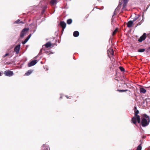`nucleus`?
I'll list each match as a JSON object with an SVG mask.
<instances>
[{
    "label": "nucleus",
    "mask_w": 150,
    "mask_h": 150,
    "mask_svg": "<svg viewBox=\"0 0 150 150\" xmlns=\"http://www.w3.org/2000/svg\"><path fill=\"white\" fill-rule=\"evenodd\" d=\"M42 49H41L40 50L39 54H40V53H41V52H42Z\"/></svg>",
    "instance_id": "nucleus-37"
},
{
    "label": "nucleus",
    "mask_w": 150,
    "mask_h": 150,
    "mask_svg": "<svg viewBox=\"0 0 150 150\" xmlns=\"http://www.w3.org/2000/svg\"><path fill=\"white\" fill-rule=\"evenodd\" d=\"M21 47L20 44L16 45L14 49L15 52H16V54H18L19 53Z\"/></svg>",
    "instance_id": "nucleus-4"
},
{
    "label": "nucleus",
    "mask_w": 150,
    "mask_h": 150,
    "mask_svg": "<svg viewBox=\"0 0 150 150\" xmlns=\"http://www.w3.org/2000/svg\"><path fill=\"white\" fill-rule=\"evenodd\" d=\"M57 3V0H51L50 2V3L52 5L56 4Z\"/></svg>",
    "instance_id": "nucleus-16"
},
{
    "label": "nucleus",
    "mask_w": 150,
    "mask_h": 150,
    "mask_svg": "<svg viewBox=\"0 0 150 150\" xmlns=\"http://www.w3.org/2000/svg\"><path fill=\"white\" fill-rule=\"evenodd\" d=\"M14 23L16 24L21 23V24H24V23L22 21H20V19H18L15 21Z\"/></svg>",
    "instance_id": "nucleus-14"
},
{
    "label": "nucleus",
    "mask_w": 150,
    "mask_h": 150,
    "mask_svg": "<svg viewBox=\"0 0 150 150\" xmlns=\"http://www.w3.org/2000/svg\"><path fill=\"white\" fill-rule=\"evenodd\" d=\"M29 29L28 28H24L21 31L20 34V37L21 38H23L25 35L26 34L27 32L29 30Z\"/></svg>",
    "instance_id": "nucleus-2"
},
{
    "label": "nucleus",
    "mask_w": 150,
    "mask_h": 150,
    "mask_svg": "<svg viewBox=\"0 0 150 150\" xmlns=\"http://www.w3.org/2000/svg\"><path fill=\"white\" fill-rule=\"evenodd\" d=\"M133 21H129L127 23V27L128 28L131 27L133 24Z\"/></svg>",
    "instance_id": "nucleus-11"
},
{
    "label": "nucleus",
    "mask_w": 150,
    "mask_h": 150,
    "mask_svg": "<svg viewBox=\"0 0 150 150\" xmlns=\"http://www.w3.org/2000/svg\"><path fill=\"white\" fill-rule=\"evenodd\" d=\"M150 6V4L148 5L147 6V8H146L145 10V11H146V10H147V9L149 7V6Z\"/></svg>",
    "instance_id": "nucleus-33"
},
{
    "label": "nucleus",
    "mask_w": 150,
    "mask_h": 150,
    "mask_svg": "<svg viewBox=\"0 0 150 150\" xmlns=\"http://www.w3.org/2000/svg\"><path fill=\"white\" fill-rule=\"evenodd\" d=\"M72 22V20L71 19H69L67 21V23L68 24H70Z\"/></svg>",
    "instance_id": "nucleus-20"
},
{
    "label": "nucleus",
    "mask_w": 150,
    "mask_h": 150,
    "mask_svg": "<svg viewBox=\"0 0 150 150\" xmlns=\"http://www.w3.org/2000/svg\"><path fill=\"white\" fill-rule=\"evenodd\" d=\"M149 49L150 50V46L149 47Z\"/></svg>",
    "instance_id": "nucleus-41"
},
{
    "label": "nucleus",
    "mask_w": 150,
    "mask_h": 150,
    "mask_svg": "<svg viewBox=\"0 0 150 150\" xmlns=\"http://www.w3.org/2000/svg\"><path fill=\"white\" fill-rule=\"evenodd\" d=\"M111 51V54L113 55L114 54V51L113 50L111 49H110L108 51V53L109 54V52H110V51Z\"/></svg>",
    "instance_id": "nucleus-27"
},
{
    "label": "nucleus",
    "mask_w": 150,
    "mask_h": 150,
    "mask_svg": "<svg viewBox=\"0 0 150 150\" xmlns=\"http://www.w3.org/2000/svg\"><path fill=\"white\" fill-rule=\"evenodd\" d=\"M37 60H33L31 61L30 62L28 63V66L29 67L33 66L35 65L37 63Z\"/></svg>",
    "instance_id": "nucleus-5"
},
{
    "label": "nucleus",
    "mask_w": 150,
    "mask_h": 150,
    "mask_svg": "<svg viewBox=\"0 0 150 150\" xmlns=\"http://www.w3.org/2000/svg\"><path fill=\"white\" fill-rule=\"evenodd\" d=\"M117 31V30L116 29L113 32V33H112V35H115L116 33V32Z\"/></svg>",
    "instance_id": "nucleus-30"
},
{
    "label": "nucleus",
    "mask_w": 150,
    "mask_h": 150,
    "mask_svg": "<svg viewBox=\"0 0 150 150\" xmlns=\"http://www.w3.org/2000/svg\"><path fill=\"white\" fill-rule=\"evenodd\" d=\"M48 70V68H46V70L47 71V70Z\"/></svg>",
    "instance_id": "nucleus-39"
},
{
    "label": "nucleus",
    "mask_w": 150,
    "mask_h": 150,
    "mask_svg": "<svg viewBox=\"0 0 150 150\" xmlns=\"http://www.w3.org/2000/svg\"><path fill=\"white\" fill-rule=\"evenodd\" d=\"M1 76V72H0V76Z\"/></svg>",
    "instance_id": "nucleus-42"
},
{
    "label": "nucleus",
    "mask_w": 150,
    "mask_h": 150,
    "mask_svg": "<svg viewBox=\"0 0 150 150\" xmlns=\"http://www.w3.org/2000/svg\"><path fill=\"white\" fill-rule=\"evenodd\" d=\"M145 50V49L144 48L143 49H139L138 50V52H144Z\"/></svg>",
    "instance_id": "nucleus-22"
},
{
    "label": "nucleus",
    "mask_w": 150,
    "mask_h": 150,
    "mask_svg": "<svg viewBox=\"0 0 150 150\" xmlns=\"http://www.w3.org/2000/svg\"><path fill=\"white\" fill-rule=\"evenodd\" d=\"M122 81L123 82H125V81H124L122 80Z\"/></svg>",
    "instance_id": "nucleus-40"
},
{
    "label": "nucleus",
    "mask_w": 150,
    "mask_h": 150,
    "mask_svg": "<svg viewBox=\"0 0 150 150\" xmlns=\"http://www.w3.org/2000/svg\"><path fill=\"white\" fill-rule=\"evenodd\" d=\"M45 10H43L42 11V14H43V13H44V12H45Z\"/></svg>",
    "instance_id": "nucleus-35"
},
{
    "label": "nucleus",
    "mask_w": 150,
    "mask_h": 150,
    "mask_svg": "<svg viewBox=\"0 0 150 150\" xmlns=\"http://www.w3.org/2000/svg\"><path fill=\"white\" fill-rule=\"evenodd\" d=\"M121 4H122V3H121L120 4H119V5H118V6H117V8H116L115 10V11H114V14H113V15L112 16V17L115 15V11L117 9V8H121Z\"/></svg>",
    "instance_id": "nucleus-18"
},
{
    "label": "nucleus",
    "mask_w": 150,
    "mask_h": 150,
    "mask_svg": "<svg viewBox=\"0 0 150 150\" xmlns=\"http://www.w3.org/2000/svg\"><path fill=\"white\" fill-rule=\"evenodd\" d=\"M52 45L51 43L50 42H47L46 43V44L44 45H43L42 47L43 48L44 46L46 47L47 48H48L52 46Z\"/></svg>",
    "instance_id": "nucleus-12"
},
{
    "label": "nucleus",
    "mask_w": 150,
    "mask_h": 150,
    "mask_svg": "<svg viewBox=\"0 0 150 150\" xmlns=\"http://www.w3.org/2000/svg\"><path fill=\"white\" fill-rule=\"evenodd\" d=\"M137 117L135 116L132 118L131 121L133 124H135L137 122Z\"/></svg>",
    "instance_id": "nucleus-10"
},
{
    "label": "nucleus",
    "mask_w": 150,
    "mask_h": 150,
    "mask_svg": "<svg viewBox=\"0 0 150 150\" xmlns=\"http://www.w3.org/2000/svg\"><path fill=\"white\" fill-rule=\"evenodd\" d=\"M9 54V53H6L5 55H4V57H5L7 56V55H8Z\"/></svg>",
    "instance_id": "nucleus-32"
},
{
    "label": "nucleus",
    "mask_w": 150,
    "mask_h": 150,
    "mask_svg": "<svg viewBox=\"0 0 150 150\" xmlns=\"http://www.w3.org/2000/svg\"><path fill=\"white\" fill-rule=\"evenodd\" d=\"M42 150H50L49 146L48 145L43 144L41 147Z\"/></svg>",
    "instance_id": "nucleus-7"
},
{
    "label": "nucleus",
    "mask_w": 150,
    "mask_h": 150,
    "mask_svg": "<svg viewBox=\"0 0 150 150\" xmlns=\"http://www.w3.org/2000/svg\"><path fill=\"white\" fill-rule=\"evenodd\" d=\"M140 15H138L137 16H136L135 17H134L133 19V21H133V22L137 20V19L139 17V16Z\"/></svg>",
    "instance_id": "nucleus-21"
},
{
    "label": "nucleus",
    "mask_w": 150,
    "mask_h": 150,
    "mask_svg": "<svg viewBox=\"0 0 150 150\" xmlns=\"http://www.w3.org/2000/svg\"><path fill=\"white\" fill-rule=\"evenodd\" d=\"M128 91V90H120V89H117V91H119L120 92H126Z\"/></svg>",
    "instance_id": "nucleus-25"
},
{
    "label": "nucleus",
    "mask_w": 150,
    "mask_h": 150,
    "mask_svg": "<svg viewBox=\"0 0 150 150\" xmlns=\"http://www.w3.org/2000/svg\"><path fill=\"white\" fill-rule=\"evenodd\" d=\"M142 146L140 144L137 147L136 150H142Z\"/></svg>",
    "instance_id": "nucleus-24"
},
{
    "label": "nucleus",
    "mask_w": 150,
    "mask_h": 150,
    "mask_svg": "<svg viewBox=\"0 0 150 150\" xmlns=\"http://www.w3.org/2000/svg\"><path fill=\"white\" fill-rule=\"evenodd\" d=\"M79 33L78 31H75L73 33V35L74 37H77L79 35Z\"/></svg>",
    "instance_id": "nucleus-15"
},
{
    "label": "nucleus",
    "mask_w": 150,
    "mask_h": 150,
    "mask_svg": "<svg viewBox=\"0 0 150 150\" xmlns=\"http://www.w3.org/2000/svg\"><path fill=\"white\" fill-rule=\"evenodd\" d=\"M128 0H124L123 2L128 3Z\"/></svg>",
    "instance_id": "nucleus-34"
},
{
    "label": "nucleus",
    "mask_w": 150,
    "mask_h": 150,
    "mask_svg": "<svg viewBox=\"0 0 150 150\" xmlns=\"http://www.w3.org/2000/svg\"><path fill=\"white\" fill-rule=\"evenodd\" d=\"M32 71H33L32 70H29L25 73V75L26 76H29L32 73Z\"/></svg>",
    "instance_id": "nucleus-17"
},
{
    "label": "nucleus",
    "mask_w": 150,
    "mask_h": 150,
    "mask_svg": "<svg viewBox=\"0 0 150 150\" xmlns=\"http://www.w3.org/2000/svg\"><path fill=\"white\" fill-rule=\"evenodd\" d=\"M142 22L141 21L140 22H139L137 25L136 26V27H137L138 26L140 25Z\"/></svg>",
    "instance_id": "nucleus-29"
},
{
    "label": "nucleus",
    "mask_w": 150,
    "mask_h": 150,
    "mask_svg": "<svg viewBox=\"0 0 150 150\" xmlns=\"http://www.w3.org/2000/svg\"><path fill=\"white\" fill-rule=\"evenodd\" d=\"M137 121L138 123H139L140 122V119L139 116H137Z\"/></svg>",
    "instance_id": "nucleus-26"
},
{
    "label": "nucleus",
    "mask_w": 150,
    "mask_h": 150,
    "mask_svg": "<svg viewBox=\"0 0 150 150\" xmlns=\"http://www.w3.org/2000/svg\"><path fill=\"white\" fill-rule=\"evenodd\" d=\"M146 38V33H144L143 35L140 37L138 40V41L140 42H142Z\"/></svg>",
    "instance_id": "nucleus-6"
},
{
    "label": "nucleus",
    "mask_w": 150,
    "mask_h": 150,
    "mask_svg": "<svg viewBox=\"0 0 150 150\" xmlns=\"http://www.w3.org/2000/svg\"><path fill=\"white\" fill-rule=\"evenodd\" d=\"M4 74L6 76L10 77L13 76L14 74L13 71L9 70L5 71Z\"/></svg>",
    "instance_id": "nucleus-3"
},
{
    "label": "nucleus",
    "mask_w": 150,
    "mask_h": 150,
    "mask_svg": "<svg viewBox=\"0 0 150 150\" xmlns=\"http://www.w3.org/2000/svg\"><path fill=\"white\" fill-rule=\"evenodd\" d=\"M66 97L67 98H69V97H68V96H66Z\"/></svg>",
    "instance_id": "nucleus-38"
},
{
    "label": "nucleus",
    "mask_w": 150,
    "mask_h": 150,
    "mask_svg": "<svg viewBox=\"0 0 150 150\" xmlns=\"http://www.w3.org/2000/svg\"><path fill=\"white\" fill-rule=\"evenodd\" d=\"M142 17H143V18H142V21H141L142 22H143L144 21V15H142Z\"/></svg>",
    "instance_id": "nucleus-31"
},
{
    "label": "nucleus",
    "mask_w": 150,
    "mask_h": 150,
    "mask_svg": "<svg viewBox=\"0 0 150 150\" xmlns=\"http://www.w3.org/2000/svg\"><path fill=\"white\" fill-rule=\"evenodd\" d=\"M60 25L62 28V30L63 31L66 27V23L64 21H61Z\"/></svg>",
    "instance_id": "nucleus-8"
},
{
    "label": "nucleus",
    "mask_w": 150,
    "mask_h": 150,
    "mask_svg": "<svg viewBox=\"0 0 150 150\" xmlns=\"http://www.w3.org/2000/svg\"><path fill=\"white\" fill-rule=\"evenodd\" d=\"M32 34H29L28 36L27 37L26 39L22 42V44H25L26 43V42L28 41L29 39H30V38Z\"/></svg>",
    "instance_id": "nucleus-9"
},
{
    "label": "nucleus",
    "mask_w": 150,
    "mask_h": 150,
    "mask_svg": "<svg viewBox=\"0 0 150 150\" xmlns=\"http://www.w3.org/2000/svg\"><path fill=\"white\" fill-rule=\"evenodd\" d=\"M134 109H135L134 110V115L136 117H137V116H139V115H138V114L139 113V111L138 110H137V108L135 106L134 107Z\"/></svg>",
    "instance_id": "nucleus-13"
},
{
    "label": "nucleus",
    "mask_w": 150,
    "mask_h": 150,
    "mask_svg": "<svg viewBox=\"0 0 150 150\" xmlns=\"http://www.w3.org/2000/svg\"><path fill=\"white\" fill-rule=\"evenodd\" d=\"M124 84H125L127 86V84H128V83H125Z\"/></svg>",
    "instance_id": "nucleus-36"
},
{
    "label": "nucleus",
    "mask_w": 150,
    "mask_h": 150,
    "mask_svg": "<svg viewBox=\"0 0 150 150\" xmlns=\"http://www.w3.org/2000/svg\"><path fill=\"white\" fill-rule=\"evenodd\" d=\"M141 124L142 127H144L149 125L150 119L149 116L146 114L143 115L142 118Z\"/></svg>",
    "instance_id": "nucleus-1"
},
{
    "label": "nucleus",
    "mask_w": 150,
    "mask_h": 150,
    "mask_svg": "<svg viewBox=\"0 0 150 150\" xmlns=\"http://www.w3.org/2000/svg\"><path fill=\"white\" fill-rule=\"evenodd\" d=\"M127 3L124 2H123V7L122 9H124L125 8L126 6H127Z\"/></svg>",
    "instance_id": "nucleus-23"
},
{
    "label": "nucleus",
    "mask_w": 150,
    "mask_h": 150,
    "mask_svg": "<svg viewBox=\"0 0 150 150\" xmlns=\"http://www.w3.org/2000/svg\"><path fill=\"white\" fill-rule=\"evenodd\" d=\"M62 98V96H61V97H60V98Z\"/></svg>",
    "instance_id": "nucleus-43"
},
{
    "label": "nucleus",
    "mask_w": 150,
    "mask_h": 150,
    "mask_svg": "<svg viewBox=\"0 0 150 150\" xmlns=\"http://www.w3.org/2000/svg\"><path fill=\"white\" fill-rule=\"evenodd\" d=\"M119 69L121 71H125V69L122 67H119Z\"/></svg>",
    "instance_id": "nucleus-28"
},
{
    "label": "nucleus",
    "mask_w": 150,
    "mask_h": 150,
    "mask_svg": "<svg viewBox=\"0 0 150 150\" xmlns=\"http://www.w3.org/2000/svg\"><path fill=\"white\" fill-rule=\"evenodd\" d=\"M146 90L143 88H141L140 89V92L141 93H145L146 92Z\"/></svg>",
    "instance_id": "nucleus-19"
}]
</instances>
